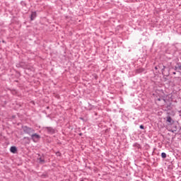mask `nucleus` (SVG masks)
<instances>
[{"mask_svg":"<svg viewBox=\"0 0 181 181\" xmlns=\"http://www.w3.org/2000/svg\"><path fill=\"white\" fill-rule=\"evenodd\" d=\"M141 129H144V125H140Z\"/></svg>","mask_w":181,"mask_h":181,"instance_id":"nucleus-10","label":"nucleus"},{"mask_svg":"<svg viewBox=\"0 0 181 181\" xmlns=\"http://www.w3.org/2000/svg\"><path fill=\"white\" fill-rule=\"evenodd\" d=\"M27 134H30V132H33L34 130L32 129L31 128H29V127H26V129H25Z\"/></svg>","mask_w":181,"mask_h":181,"instance_id":"nucleus-5","label":"nucleus"},{"mask_svg":"<svg viewBox=\"0 0 181 181\" xmlns=\"http://www.w3.org/2000/svg\"><path fill=\"white\" fill-rule=\"evenodd\" d=\"M161 157L165 159V158H166V154L165 153H161Z\"/></svg>","mask_w":181,"mask_h":181,"instance_id":"nucleus-8","label":"nucleus"},{"mask_svg":"<svg viewBox=\"0 0 181 181\" xmlns=\"http://www.w3.org/2000/svg\"><path fill=\"white\" fill-rule=\"evenodd\" d=\"M46 131L49 134H54V129H52V127H47Z\"/></svg>","mask_w":181,"mask_h":181,"instance_id":"nucleus-3","label":"nucleus"},{"mask_svg":"<svg viewBox=\"0 0 181 181\" xmlns=\"http://www.w3.org/2000/svg\"><path fill=\"white\" fill-rule=\"evenodd\" d=\"M166 118H167L166 121L168 123L165 126L166 129H168V131H169L170 132H176V129H173L172 127H170V126L173 125V123L175 122V121H173V119H172L170 116H168Z\"/></svg>","mask_w":181,"mask_h":181,"instance_id":"nucleus-1","label":"nucleus"},{"mask_svg":"<svg viewBox=\"0 0 181 181\" xmlns=\"http://www.w3.org/2000/svg\"><path fill=\"white\" fill-rule=\"evenodd\" d=\"M33 141H34V142H37L39 141V139H40V136H39V134H34L31 136Z\"/></svg>","mask_w":181,"mask_h":181,"instance_id":"nucleus-2","label":"nucleus"},{"mask_svg":"<svg viewBox=\"0 0 181 181\" xmlns=\"http://www.w3.org/2000/svg\"><path fill=\"white\" fill-rule=\"evenodd\" d=\"M176 70L177 71H181V66H177V67H176Z\"/></svg>","mask_w":181,"mask_h":181,"instance_id":"nucleus-9","label":"nucleus"},{"mask_svg":"<svg viewBox=\"0 0 181 181\" xmlns=\"http://www.w3.org/2000/svg\"><path fill=\"white\" fill-rule=\"evenodd\" d=\"M40 163H45V160H43L42 158H39Z\"/></svg>","mask_w":181,"mask_h":181,"instance_id":"nucleus-7","label":"nucleus"},{"mask_svg":"<svg viewBox=\"0 0 181 181\" xmlns=\"http://www.w3.org/2000/svg\"><path fill=\"white\" fill-rule=\"evenodd\" d=\"M10 151H11V152L12 153H16L17 149H16V148L15 146H12V147H11Z\"/></svg>","mask_w":181,"mask_h":181,"instance_id":"nucleus-4","label":"nucleus"},{"mask_svg":"<svg viewBox=\"0 0 181 181\" xmlns=\"http://www.w3.org/2000/svg\"><path fill=\"white\" fill-rule=\"evenodd\" d=\"M36 18V12H33L31 13V21H33Z\"/></svg>","mask_w":181,"mask_h":181,"instance_id":"nucleus-6","label":"nucleus"}]
</instances>
